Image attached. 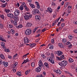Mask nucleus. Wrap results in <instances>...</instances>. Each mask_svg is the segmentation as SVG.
<instances>
[{"mask_svg":"<svg viewBox=\"0 0 77 77\" xmlns=\"http://www.w3.org/2000/svg\"><path fill=\"white\" fill-rule=\"evenodd\" d=\"M32 13L34 15H36L37 14H39L40 11L39 10L37 9H34L32 11Z\"/></svg>","mask_w":77,"mask_h":77,"instance_id":"obj_1","label":"nucleus"},{"mask_svg":"<svg viewBox=\"0 0 77 77\" xmlns=\"http://www.w3.org/2000/svg\"><path fill=\"white\" fill-rule=\"evenodd\" d=\"M32 16L31 14L26 15V14L24 16V18L25 20H28L30 18H32Z\"/></svg>","mask_w":77,"mask_h":77,"instance_id":"obj_2","label":"nucleus"},{"mask_svg":"<svg viewBox=\"0 0 77 77\" xmlns=\"http://www.w3.org/2000/svg\"><path fill=\"white\" fill-rule=\"evenodd\" d=\"M32 32V31L31 29H27L25 32V34L26 35H29L31 34Z\"/></svg>","mask_w":77,"mask_h":77,"instance_id":"obj_3","label":"nucleus"},{"mask_svg":"<svg viewBox=\"0 0 77 77\" xmlns=\"http://www.w3.org/2000/svg\"><path fill=\"white\" fill-rule=\"evenodd\" d=\"M42 68V67L38 66V67L35 68V71L36 72H37L38 73L41 72Z\"/></svg>","mask_w":77,"mask_h":77,"instance_id":"obj_4","label":"nucleus"},{"mask_svg":"<svg viewBox=\"0 0 77 77\" xmlns=\"http://www.w3.org/2000/svg\"><path fill=\"white\" fill-rule=\"evenodd\" d=\"M20 11L19 10L17 9H16L15 11H14V16H17L19 15L20 14Z\"/></svg>","mask_w":77,"mask_h":77,"instance_id":"obj_5","label":"nucleus"},{"mask_svg":"<svg viewBox=\"0 0 77 77\" xmlns=\"http://www.w3.org/2000/svg\"><path fill=\"white\" fill-rule=\"evenodd\" d=\"M63 67L66 66L67 64V62L66 61H63L62 62Z\"/></svg>","mask_w":77,"mask_h":77,"instance_id":"obj_6","label":"nucleus"},{"mask_svg":"<svg viewBox=\"0 0 77 77\" xmlns=\"http://www.w3.org/2000/svg\"><path fill=\"white\" fill-rule=\"evenodd\" d=\"M44 66V64L42 62V61L41 60H40L38 62V66L42 67V66Z\"/></svg>","mask_w":77,"mask_h":77,"instance_id":"obj_7","label":"nucleus"},{"mask_svg":"<svg viewBox=\"0 0 77 77\" xmlns=\"http://www.w3.org/2000/svg\"><path fill=\"white\" fill-rule=\"evenodd\" d=\"M35 4L37 6V8L38 9H40V4L38 3V2H35Z\"/></svg>","mask_w":77,"mask_h":77,"instance_id":"obj_8","label":"nucleus"},{"mask_svg":"<svg viewBox=\"0 0 77 77\" xmlns=\"http://www.w3.org/2000/svg\"><path fill=\"white\" fill-rule=\"evenodd\" d=\"M57 54L58 56H60L62 55L63 54V52L60 51H57Z\"/></svg>","mask_w":77,"mask_h":77,"instance_id":"obj_9","label":"nucleus"},{"mask_svg":"<svg viewBox=\"0 0 77 77\" xmlns=\"http://www.w3.org/2000/svg\"><path fill=\"white\" fill-rule=\"evenodd\" d=\"M24 40L25 43L27 44L29 43V39L26 37H24Z\"/></svg>","mask_w":77,"mask_h":77,"instance_id":"obj_10","label":"nucleus"},{"mask_svg":"<svg viewBox=\"0 0 77 77\" xmlns=\"http://www.w3.org/2000/svg\"><path fill=\"white\" fill-rule=\"evenodd\" d=\"M7 16L8 17H10L11 18H13V17L14 16V15L13 14L11 13H10L9 14H7Z\"/></svg>","mask_w":77,"mask_h":77,"instance_id":"obj_11","label":"nucleus"},{"mask_svg":"<svg viewBox=\"0 0 77 77\" xmlns=\"http://www.w3.org/2000/svg\"><path fill=\"white\" fill-rule=\"evenodd\" d=\"M48 60L50 61V62L52 64H53L54 63V59L51 58H48Z\"/></svg>","mask_w":77,"mask_h":77,"instance_id":"obj_12","label":"nucleus"},{"mask_svg":"<svg viewBox=\"0 0 77 77\" xmlns=\"http://www.w3.org/2000/svg\"><path fill=\"white\" fill-rule=\"evenodd\" d=\"M46 11L47 12H49V13H51L52 12V10L51 8L49 7L47 8V10H46Z\"/></svg>","mask_w":77,"mask_h":77,"instance_id":"obj_13","label":"nucleus"},{"mask_svg":"<svg viewBox=\"0 0 77 77\" xmlns=\"http://www.w3.org/2000/svg\"><path fill=\"white\" fill-rule=\"evenodd\" d=\"M32 25L31 23L28 22V23H27L26 25V27H30L32 26Z\"/></svg>","mask_w":77,"mask_h":77,"instance_id":"obj_14","label":"nucleus"},{"mask_svg":"<svg viewBox=\"0 0 77 77\" xmlns=\"http://www.w3.org/2000/svg\"><path fill=\"white\" fill-rule=\"evenodd\" d=\"M54 72H56L57 73L59 74H61V71L58 69L54 70Z\"/></svg>","mask_w":77,"mask_h":77,"instance_id":"obj_15","label":"nucleus"},{"mask_svg":"<svg viewBox=\"0 0 77 77\" xmlns=\"http://www.w3.org/2000/svg\"><path fill=\"white\" fill-rule=\"evenodd\" d=\"M29 61V60L28 59H26V60H24L23 62L22 63V65H23V64H25Z\"/></svg>","mask_w":77,"mask_h":77,"instance_id":"obj_16","label":"nucleus"},{"mask_svg":"<svg viewBox=\"0 0 77 77\" xmlns=\"http://www.w3.org/2000/svg\"><path fill=\"white\" fill-rule=\"evenodd\" d=\"M2 64L5 66V67H7L8 66V62H6L5 61L2 62Z\"/></svg>","mask_w":77,"mask_h":77,"instance_id":"obj_17","label":"nucleus"},{"mask_svg":"<svg viewBox=\"0 0 77 77\" xmlns=\"http://www.w3.org/2000/svg\"><path fill=\"white\" fill-rule=\"evenodd\" d=\"M35 18L36 20H40L41 19V17L38 15H36L35 16Z\"/></svg>","mask_w":77,"mask_h":77,"instance_id":"obj_18","label":"nucleus"},{"mask_svg":"<svg viewBox=\"0 0 77 77\" xmlns=\"http://www.w3.org/2000/svg\"><path fill=\"white\" fill-rule=\"evenodd\" d=\"M5 43L4 42H2L1 43V45L2 46V47L4 49H5L6 48V47L5 46Z\"/></svg>","mask_w":77,"mask_h":77,"instance_id":"obj_19","label":"nucleus"},{"mask_svg":"<svg viewBox=\"0 0 77 77\" xmlns=\"http://www.w3.org/2000/svg\"><path fill=\"white\" fill-rule=\"evenodd\" d=\"M4 11H5L6 13L8 14L11 12V11L9 9H5V10H4Z\"/></svg>","mask_w":77,"mask_h":77,"instance_id":"obj_20","label":"nucleus"},{"mask_svg":"<svg viewBox=\"0 0 77 77\" xmlns=\"http://www.w3.org/2000/svg\"><path fill=\"white\" fill-rule=\"evenodd\" d=\"M24 9V7L22 5H21L19 8V9L20 11H23Z\"/></svg>","mask_w":77,"mask_h":77,"instance_id":"obj_21","label":"nucleus"},{"mask_svg":"<svg viewBox=\"0 0 77 77\" xmlns=\"http://www.w3.org/2000/svg\"><path fill=\"white\" fill-rule=\"evenodd\" d=\"M13 18L16 20H19V17L17 16H14Z\"/></svg>","mask_w":77,"mask_h":77,"instance_id":"obj_22","label":"nucleus"},{"mask_svg":"<svg viewBox=\"0 0 77 77\" xmlns=\"http://www.w3.org/2000/svg\"><path fill=\"white\" fill-rule=\"evenodd\" d=\"M29 5L32 8H35V6L33 4L30 3Z\"/></svg>","mask_w":77,"mask_h":77,"instance_id":"obj_23","label":"nucleus"},{"mask_svg":"<svg viewBox=\"0 0 77 77\" xmlns=\"http://www.w3.org/2000/svg\"><path fill=\"white\" fill-rule=\"evenodd\" d=\"M0 57L1 58L3 59H5V56L2 54H0Z\"/></svg>","mask_w":77,"mask_h":77,"instance_id":"obj_24","label":"nucleus"},{"mask_svg":"<svg viewBox=\"0 0 77 77\" xmlns=\"http://www.w3.org/2000/svg\"><path fill=\"white\" fill-rule=\"evenodd\" d=\"M69 62L72 63L74 62V60L73 59L71 58H69Z\"/></svg>","mask_w":77,"mask_h":77,"instance_id":"obj_25","label":"nucleus"},{"mask_svg":"<svg viewBox=\"0 0 77 77\" xmlns=\"http://www.w3.org/2000/svg\"><path fill=\"white\" fill-rule=\"evenodd\" d=\"M44 65L45 66L47 67V68H49V64L47 63H45L44 64Z\"/></svg>","mask_w":77,"mask_h":77,"instance_id":"obj_26","label":"nucleus"},{"mask_svg":"<svg viewBox=\"0 0 77 77\" xmlns=\"http://www.w3.org/2000/svg\"><path fill=\"white\" fill-rule=\"evenodd\" d=\"M29 45L31 48H32L34 46H35L36 45V44L35 43H32V44H30Z\"/></svg>","mask_w":77,"mask_h":77,"instance_id":"obj_27","label":"nucleus"},{"mask_svg":"<svg viewBox=\"0 0 77 77\" xmlns=\"http://www.w3.org/2000/svg\"><path fill=\"white\" fill-rule=\"evenodd\" d=\"M13 24L14 25V26H16L17 25V20H14V21Z\"/></svg>","mask_w":77,"mask_h":77,"instance_id":"obj_28","label":"nucleus"},{"mask_svg":"<svg viewBox=\"0 0 77 77\" xmlns=\"http://www.w3.org/2000/svg\"><path fill=\"white\" fill-rule=\"evenodd\" d=\"M30 71V70L29 69V70H28L27 71H26L25 72L26 75H27V74H28L29 73Z\"/></svg>","mask_w":77,"mask_h":77,"instance_id":"obj_29","label":"nucleus"},{"mask_svg":"<svg viewBox=\"0 0 77 77\" xmlns=\"http://www.w3.org/2000/svg\"><path fill=\"white\" fill-rule=\"evenodd\" d=\"M58 46L60 48H63V44L61 43H59L58 44Z\"/></svg>","mask_w":77,"mask_h":77,"instance_id":"obj_30","label":"nucleus"},{"mask_svg":"<svg viewBox=\"0 0 77 77\" xmlns=\"http://www.w3.org/2000/svg\"><path fill=\"white\" fill-rule=\"evenodd\" d=\"M54 54H53L52 53L51 54V57L49 58H51L52 59H54Z\"/></svg>","mask_w":77,"mask_h":77,"instance_id":"obj_31","label":"nucleus"},{"mask_svg":"<svg viewBox=\"0 0 77 77\" xmlns=\"http://www.w3.org/2000/svg\"><path fill=\"white\" fill-rule=\"evenodd\" d=\"M0 41H2V42H6V41L5 39L3 38H2L0 37Z\"/></svg>","mask_w":77,"mask_h":77,"instance_id":"obj_32","label":"nucleus"},{"mask_svg":"<svg viewBox=\"0 0 77 77\" xmlns=\"http://www.w3.org/2000/svg\"><path fill=\"white\" fill-rule=\"evenodd\" d=\"M17 74L19 76H21V72H17Z\"/></svg>","mask_w":77,"mask_h":77,"instance_id":"obj_33","label":"nucleus"},{"mask_svg":"<svg viewBox=\"0 0 77 77\" xmlns=\"http://www.w3.org/2000/svg\"><path fill=\"white\" fill-rule=\"evenodd\" d=\"M66 41L67 40L66 38H64L62 39V41L63 43L66 42Z\"/></svg>","mask_w":77,"mask_h":77,"instance_id":"obj_34","label":"nucleus"},{"mask_svg":"<svg viewBox=\"0 0 77 77\" xmlns=\"http://www.w3.org/2000/svg\"><path fill=\"white\" fill-rule=\"evenodd\" d=\"M4 51H5L7 52H8V53H9L10 51L9 49L8 48L5 49V50H4Z\"/></svg>","mask_w":77,"mask_h":77,"instance_id":"obj_35","label":"nucleus"},{"mask_svg":"<svg viewBox=\"0 0 77 77\" xmlns=\"http://www.w3.org/2000/svg\"><path fill=\"white\" fill-rule=\"evenodd\" d=\"M22 27H23V26L22 25L20 24L18 26H17V27L18 28H22Z\"/></svg>","mask_w":77,"mask_h":77,"instance_id":"obj_36","label":"nucleus"},{"mask_svg":"<svg viewBox=\"0 0 77 77\" xmlns=\"http://www.w3.org/2000/svg\"><path fill=\"white\" fill-rule=\"evenodd\" d=\"M0 17L3 19L4 20V17L3 14H0Z\"/></svg>","mask_w":77,"mask_h":77,"instance_id":"obj_37","label":"nucleus"},{"mask_svg":"<svg viewBox=\"0 0 77 77\" xmlns=\"http://www.w3.org/2000/svg\"><path fill=\"white\" fill-rule=\"evenodd\" d=\"M65 44L67 45H69L71 44V43H70L69 42H66Z\"/></svg>","mask_w":77,"mask_h":77,"instance_id":"obj_38","label":"nucleus"},{"mask_svg":"<svg viewBox=\"0 0 77 77\" xmlns=\"http://www.w3.org/2000/svg\"><path fill=\"white\" fill-rule=\"evenodd\" d=\"M68 37L69 39H71L73 38V37L71 35H69Z\"/></svg>","mask_w":77,"mask_h":77,"instance_id":"obj_39","label":"nucleus"},{"mask_svg":"<svg viewBox=\"0 0 77 77\" xmlns=\"http://www.w3.org/2000/svg\"><path fill=\"white\" fill-rule=\"evenodd\" d=\"M50 48L51 50L53 49L54 48V47L53 45H51L50 46Z\"/></svg>","mask_w":77,"mask_h":77,"instance_id":"obj_40","label":"nucleus"},{"mask_svg":"<svg viewBox=\"0 0 77 77\" xmlns=\"http://www.w3.org/2000/svg\"><path fill=\"white\" fill-rule=\"evenodd\" d=\"M11 32L12 34H14V31L13 29H11Z\"/></svg>","mask_w":77,"mask_h":77,"instance_id":"obj_41","label":"nucleus"},{"mask_svg":"<svg viewBox=\"0 0 77 77\" xmlns=\"http://www.w3.org/2000/svg\"><path fill=\"white\" fill-rule=\"evenodd\" d=\"M61 59L63 60L65 59V57L64 55H62L60 57Z\"/></svg>","mask_w":77,"mask_h":77,"instance_id":"obj_42","label":"nucleus"},{"mask_svg":"<svg viewBox=\"0 0 77 77\" xmlns=\"http://www.w3.org/2000/svg\"><path fill=\"white\" fill-rule=\"evenodd\" d=\"M31 65L32 67H33L35 66V63L34 62H32L31 63Z\"/></svg>","mask_w":77,"mask_h":77,"instance_id":"obj_43","label":"nucleus"},{"mask_svg":"<svg viewBox=\"0 0 77 77\" xmlns=\"http://www.w3.org/2000/svg\"><path fill=\"white\" fill-rule=\"evenodd\" d=\"M45 54L47 55L48 56H49L50 55V53H49V52H46V53H45Z\"/></svg>","mask_w":77,"mask_h":77,"instance_id":"obj_44","label":"nucleus"},{"mask_svg":"<svg viewBox=\"0 0 77 77\" xmlns=\"http://www.w3.org/2000/svg\"><path fill=\"white\" fill-rule=\"evenodd\" d=\"M57 59L58 60H59V61H61L62 60L61 57H57Z\"/></svg>","mask_w":77,"mask_h":77,"instance_id":"obj_45","label":"nucleus"},{"mask_svg":"<svg viewBox=\"0 0 77 77\" xmlns=\"http://www.w3.org/2000/svg\"><path fill=\"white\" fill-rule=\"evenodd\" d=\"M8 27L10 28H11L13 27V25H11V24L9 25Z\"/></svg>","mask_w":77,"mask_h":77,"instance_id":"obj_46","label":"nucleus"},{"mask_svg":"<svg viewBox=\"0 0 77 77\" xmlns=\"http://www.w3.org/2000/svg\"><path fill=\"white\" fill-rule=\"evenodd\" d=\"M29 54V53H28L27 54H26L25 55H24V56H23V57H24V58H25L26 57V56L28 55Z\"/></svg>","mask_w":77,"mask_h":77,"instance_id":"obj_47","label":"nucleus"},{"mask_svg":"<svg viewBox=\"0 0 77 77\" xmlns=\"http://www.w3.org/2000/svg\"><path fill=\"white\" fill-rule=\"evenodd\" d=\"M69 5V3H66V4H65V7H66L68 5Z\"/></svg>","mask_w":77,"mask_h":77,"instance_id":"obj_48","label":"nucleus"},{"mask_svg":"<svg viewBox=\"0 0 77 77\" xmlns=\"http://www.w3.org/2000/svg\"><path fill=\"white\" fill-rule=\"evenodd\" d=\"M57 63L60 65L61 66H63L62 64L61 63Z\"/></svg>","mask_w":77,"mask_h":77,"instance_id":"obj_49","label":"nucleus"},{"mask_svg":"<svg viewBox=\"0 0 77 77\" xmlns=\"http://www.w3.org/2000/svg\"><path fill=\"white\" fill-rule=\"evenodd\" d=\"M65 24L64 23H62L61 25V26H62L63 27H64L65 26Z\"/></svg>","mask_w":77,"mask_h":77,"instance_id":"obj_50","label":"nucleus"},{"mask_svg":"<svg viewBox=\"0 0 77 77\" xmlns=\"http://www.w3.org/2000/svg\"><path fill=\"white\" fill-rule=\"evenodd\" d=\"M22 5H23V6L24 7V5H26V4H25V3L24 2H23L22 3Z\"/></svg>","mask_w":77,"mask_h":77,"instance_id":"obj_51","label":"nucleus"},{"mask_svg":"<svg viewBox=\"0 0 77 77\" xmlns=\"http://www.w3.org/2000/svg\"><path fill=\"white\" fill-rule=\"evenodd\" d=\"M6 7V5L5 4H3L1 5V7L5 8Z\"/></svg>","mask_w":77,"mask_h":77,"instance_id":"obj_52","label":"nucleus"},{"mask_svg":"<svg viewBox=\"0 0 77 77\" xmlns=\"http://www.w3.org/2000/svg\"><path fill=\"white\" fill-rule=\"evenodd\" d=\"M8 58L11 59L12 58V56L10 55H8Z\"/></svg>","mask_w":77,"mask_h":77,"instance_id":"obj_53","label":"nucleus"},{"mask_svg":"<svg viewBox=\"0 0 77 77\" xmlns=\"http://www.w3.org/2000/svg\"><path fill=\"white\" fill-rule=\"evenodd\" d=\"M73 32L76 33H77V29H76L73 30Z\"/></svg>","mask_w":77,"mask_h":77,"instance_id":"obj_54","label":"nucleus"},{"mask_svg":"<svg viewBox=\"0 0 77 77\" xmlns=\"http://www.w3.org/2000/svg\"><path fill=\"white\" fill-rule=\"evenodd\" d=\"M30 13L28 12H27L26 13V15H31V14H30Z\"/></svg>","mask_w":77,"mask_h":77,"instance_id":"obj_55","label":"nucleus"},{"mask_svg":"<svg viewBox=\"0 0 77 77\" xmlns=\"http://www.w3.org/2000/svg\"><path fill=\"white\" fill-rule=\"evenodd\" d=\"M51 42L53 44L54 43V40H53V39H52L51 40Z\"/></svg>","mask_w":77,"mask_h":77,"instance_id":"obj_56","label":"nucleus"},{"mask_svg":"<svg viewBox=\"0 0 77 77\" xmlns=\"http://www.w3.org/2000/svg\"><path fill=\"white\" fill-rule=\"evenodd\" d=\"M0 1L1 2H2L3 3H5V1H4V0H0Z\"/></svg>","mask_w":77,"mask_h":77,"instance_id":"obj_57","label":"nucleus"},{"mask_svg":"<svg viewBox=\"0 0 77 77\" xmlns=\"http://www.w3.org/2000/svg\"><path fill=\"white\" fill-rule=\"evenodd\" d=\"M42 56L44 58H46V57H45V56L44 55H42Z\"/></svg>","mask_w":77,"mask_h":77,"instance_id":"obj_58","label":"nucleus"},{"mask_svg":"<svg viewBox=\"0 0 77 77\" xmlns=\"http://www.w3.org/2000/svg\"><path fill=\"white\" fill-rule=\"evenodd\" d=\"M51 5L53 6H54L55 5L54 3L53 2H52Z\"/></svg>","mask_w":77,"mask_h":77,"instance_id":"obj_59","label":"nucleus"},{"mask_svg":"<svg viewBox=\"0 0 77 77\" xmlns=\"http://www.w3.org/2000/svg\"><path fill=\"white\" fill-rule=\"evenodd\" d=\"M61 23V22H59L57 24V26H59L60 24Z\"/></svg>","mask_w":77,"mask_h":77,"instance_id":"obj_60","label":"nucleus"},{"mask_svg":"<svg viewBox=\"0 0 77 77\" xmlns=\"http://www.w3.org/2000/svg\"><path fill=\"white\" fill-rule=\"evenodd\" d=\"M24 8H25V9H26L27 8L26 5H24Z\"/></svg>","mask_w":77,"mask_h":77,"instance_id":"obj_61","label":"nucleus"},{"mask_svg":"<svg viewBox=\"0 0 77 77\" xmlns=\"http://www.w3.org/2000/svg\"><path fill=\"white\" fill-rule=\"evenodd\" d=\"M46 30V29L45 28H44V29H43L42 30V32H44Z\"/></svg>","mask_w":77,"mask_h":77,"instance_id":"obj_62","label":"nucleus"},{"mask_svg":"<svg viewBox=\"0 0 77 77\" xmlns=\"http://www.w3.org/2000/svg\"><path fill=\"white\" fill-rule=\"evenodd\" d=\"M28 2H29V3H31L32 1V0H27Z\"/></svg>","mask_w":77,"mask_h":77,"instance_id":"obj_63","label":"nucleus"},{"mask_svg":"<svg viewBox=\"0 0 77 77\" xmlns=\"http://www.w3.org/2000/svg\"><path fill=\"white\" fill-rule=\"evenodd\" d=\"M60 21H62V22H64V20L62 18H61V19L60 20Z\"/></svg>","mask_w":77,"mask_h":77,"instance_id":"obj_64","label":"nucleus"}]
</instances>
